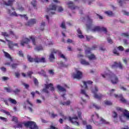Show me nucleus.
<instances>
[{
    "label": "nucleus",
    "instance_id": "obj_60",
    "mask_svg": "<svg viewBox=\"0 0 129 129\" xmlns=\"http://www.w3.org/2000/svg\"><path fill=\"white\" fill-rule=\"evenodd\" d=\"M60 64L61 67H67V65L64 64L62 62H60Z\"/></svg>",
    "mask_w": 129,
    "mask_h": 129
},
{
    "label": "nucleus",
    "instance_id": "obj_33",
    "mask_svg": "<svg viewBox=\"0 0 129 129\" xmlns=\"http://www.w3.org/2000/svg\"><path fill=\"white\" fill-rule=\"evenodd\" d=\"M1 34L2 36H4V37H5V38H6L7 37H10V34H8V33L7 32H2Z\"/></svg>",
    "mask_w": 129,
    "mask_h": 129
},
{
    "label": "nucleus",
    "instance_id": "obj_53",
    "mask_svg": "<svg viewBox=\"0 0 129 129\" xmlns=\"http://www.w3.org/2000/svg\"><path fill=\"white\" fill-rule=\"evenodd\" d=\"M117 49H118L119 51H123L124 48H123V47L122 46H119L117 47Z\"/></svg>",
    "mask_w": 129,
    "mask_h": 129
},
{
    "label": "nucleus",
    "instance_id": "obj_10",
    "mask_svg": "<svg viewBox=\"0 0 129 129\" xmlns=\"http://www.w3.org/2000/svg\"><path fill=\"white\" fill-rule=\"evenodd\" d=\"M72 77L74 79H80L81 78V72L75 69V72L72 74Z\"/></svg>",
    "mask_w": 129,
    "mask_h": 129
},
{
    "label": "nucleus",
    "instance_id": "obj_7",
    "mask_svg": "<svg viewBox=\"0 0 129 129\" xmlns=\"http://www.w3.org/2000/svg\"><path fill=\"white\" fill-rule=\"evenodd\" d=\"M24 125L26 126V127H29V128L31 129H39L37 124L34 121H28L24 123Z\"/></svg>",
    "mask_w": 129,
    "mask_h": 129
},
{
    "label": "nucleus",
    "instance_id": "obj_25",
    "mask_svg": "<svg viewBox=\"0 0 129 129\" xmlns=\"http://www.w3.org/2000/svg\"><path fill=\"white\" fill-rule=\"evenodd\" d=\"M105 14L109 17H112L114 15L113 13H112V12L110 11L105 12Z\"/></svg>",
    "mask_w": 129,
    "mask_h": 129
},
{
    "label": "nucleus",
    "instance_id": "obj_27",
    "mask_svg": "<svg viewBox=\"0 0 129 129\" xmlns=\"http://www.w3.org/2000/svg\"><path fill=\"white\" fill-rule=\"evenodd\" d=\"M81 63L83 65H85V66H88L90 64L89 62H88L87 61H86V60H85L84 59H82Z\"/></svg>",
    "mask_w": 129,
    "mask_h": 129
},
{
    "label": "nucleus",
    "instance_id": "obj_43",
    "mask_svg": "<svg viewBox=\"0 0 129 129\" xmlns=\"http://www.w3.org/2000/svg\"><path fill=\"white\" fill-rule=\"evenodd\" d=\"M93 106H94L96 109H100V106L97 105L96 104H93Z\"/></svg>",
    "mask_w": 129,
    "mask_h": 129
},
{
    "label": "nucleus",
    "instance_id": "obj_18",
    "mask_svg": "<svg viewBox=\"0 0 129 129\" xmlns=\"http://www.w3.org/2000/svg\"><path fill=\"white\" fill-rule=\"evenodd\" d=\"M45 88H47V89H49L50 88L51 91H54L55 90V88H54V87H53V84L50 83L49 84H45Z\"/></svg>",
    "mask_w": 129,
    "mask_h": 129
},
{
    "label": "nucleus",
    "instance_id": "obj_36",
    "mask_svg": "<svg viewBox=\"0 0 129 129\" xmlns=\"http://www.w3.org/2000/svg\"><path fill=\"white\" fill-rule=\"evenodd\" d=\"M33 82L36 86H38V85H39V81H38V80L36 78H34Z\"/></svg>",
    "mask_w": 129,
    "mask_h": 129
},
{
    "label": "nucleus",
    "instance_id": "obj_49",
    "mask_svg": "<svg viewBox=\"0 0 129 129\" xmlns=\"http://www.w3.org/2000/svg\"><path fill=\"white\" fill-rule=\"evenodd\" d=\"M1 70L3 71V72H7V68H5V67H2L0 68Z\"/></svg>",
    "mask_w": 129,
    "mask_h": 129
},
{
    "label": "nucleus",
    "instance_id": "obj_52",
    "mask_svg": "<svg viewBox=\"0 0 129 129\" xmlns=\"http://www.w3.org/2000/svg\"><path fill=\"white\" fill-rule=\"evenodd\" d=\"M112 116L114 118L117 117V113H116L115 111L113 112Z\"/></svg>",
    "mask_w": 129,
    "mask_h": 129
},
{
    "label": "nucleus",
    "instance_id": "obj_30",
    "mask_svg": "<svg viewBox=\"0 0 129 129\" xmlns=\"http://www.w3.org/2000/svg\"><path fill=\"white\" fill-rule=\"evenodd\" d=\"M34 49L36 51H42L43 50V47L42 46H36Z\"/></svg>",
    "mask_w": 129,
    "mask_h": 129
},
{
    "label": "nucleus",
    "instance_id": "obj_50",
    "mask_svg": "<svg viewBox=\"0 0 129 129\" xmlns=\"http://www.w3.org/2000/svg\"><path fill=\"white\" fill-rule=\"evenodd\" d=\"M0 119H1L2 120H3V121H5V122H7V121H8V119L4 117L0 116Z\"/></svg>",
    "mask_w": 129,
    "mask_h": 129
},
{
    "label": "nucleus",
    "instance_id": "obj_16",
    "mask_svg": "<svg viewBox=\"0 0 129 129\" xmlns=\"http://www.w3.org/2000/svg\"><path fill=\"white\" fill-rule=\"evenodd\" d=\"M30 43V39L28 38H24L21 42V46H25V44H29Z\"/></svg>",
    "mask_w": 129,
    "mask_h": 129
},
{
    "label": "nucleus",
    "instance_id": "obj_29",
    "mask_svg": "<svg viewBox=\"0 0 129 129\" xmlns=\"http://www.w3.org/2000/svg\"><path fill=\"white\" fill-rule=\"evenodd\" d=\"M9 101L11 102V103H12L13 104H17V101L15 99H12L11 98L8 99Z\"/></svg>",
    "mask_w": 129,
    "mask_h": 129
},
{
    "label": "nucleus",
    "instance_id": "obj_21",
    "mask_svg": "<svg viewBox=\"0 0 129 129\" xmlns=\"http://www.w3.org/2000/svg\"><path fill=\"white\" fill-rule=\"evenodd\" d=\"M29 38H30V40H32V44L33 45H34V46H36V45H37V42H36V39L35 38V36H30Z\"/></svg>",
    "mask_w": 129,
    "mask_h": 129
},
{
    "label": "nucleus",
    "instance_id": "obj_14",
    "mask_svg": "<svg viewBox=\"0 0 129 129\" xmlns=\"http://www.w3.org/2000/svg\"><path fill=\"white\" fill-rule=\"evenodd\" d=\"M6 40L7 42H9L8 46H9L10 49H11V50H13V49H14V46H18V43H13V42L10 41L7 39H6Z\"/></svg>",
    "mask_w": 129,
    "mask_h": 129
},
{
    "label": "nucleus",
    "instance_id": "obj_2",
    "mask_svg": "<svg viewBox=\"0 0 129 129\" xmlns=\"http://www.w3.org/2000/svg\"><path fill=\"white\" fill-rule=\"evenodd\" d=\"M101 75L103 78H106L107 80L110 81L112 84H117L119 82L118 78L110 71L105 72L104 74H102Z\"/></svg>",
    "mask_w": 129,
    "mask_h": 129
},
{
    "label": "nucleus",
    "instance_id": "obj_55",
    "mask_svg": "<svg viewBox=\"0 0 129 129\" xmlns=\"http://www.w3.org/2000/svg\"><path fill=\"white\" fill-rule=\"evenodd\" d=\"M58 116L57 114H54V113H51V117L55 118V117Z\"/></svg>",
    "mask_w": 129,
    "mask_h": 129
},
{
    "label": "nucleus",
    "instance_id": "obj_20",
    "mask_svg": "<svg viewBox=\"0 0 129 129\" xmlns=\"http://www.w3.org/2000/svg\"><path fill=\"white\" fill-rule=\"evenodd\" d=\"M15 2V0H8V2L6 1H4V4L6 6H12L13 5V3Z\"/></svg>",
    "mask_w": 129,
    "mask_h": 129
},
{
    "label": "nucleus",
    "instance_id": "obj_28",
    "mask_svg": "<svg viewBox=\"0 0 129 129\" xmlns=\"http://www.w3.org/2000/svg\"><path fill=\"white\" fill-rule=\"evenodd\" d=\"M13 92H14V93L16 95L20 94V93L21 92V89L18 88L15 89V90L13 91Z\"/></svg>",
    "mask_w": 129,
    "mask_h": 129
},
{
    "label": "nucleus",
    "instance_id": "obj_15",
    "mask_svg": "<svg viewBox=\"0 0 129 129\" xmlns=\"http://www.w3.org/2000/svg\"><path fill=\"white\" fill-rule=\"evenodd\" d=\"M114 96L116 97V98H120V101L121 102H123V103H125L126 102V100L124 98H123L122 95H116V94H114Z\"/></svg>",
    "mask_w": 129,
    "mask_h": 129
},
{
    "label": "nucleus",
    "instance_id": "obj_40",
    "mask_svg": "<svg viewBox=\"0 0 129 129\" xmlns=\"http://www.w3.org/2000/svg\"><path fill=\"white\" fill-rule=\"evenodd\" d=\"M9 79H10V78L8 77H6V76L3 77L2 78V81H7L9 80Z\"/></svg>",
    "mask_w": 129,
    "mask_h": 129
},
{
    "label": "nucleus",
    "instance_id": "obj_37",
    "mask_svg": "<svg viewBox=\"0 0 129 129\" xmlns=\"http://www.w3.org/2000/svg\"><path fill=\"white\" fill-rule=\"evenodd\" d=\"M22 85H24V86L25 87V88L26 89H28L29 88V87H30V85H29V84H27L24 82H22Z\"/></svg>",
    "mask_w": 129,
    "mask_h": 129
},
{
    "label": "nucleus",
    "instance_id": "obj_64",
    "mask_svg": "<svg viewBox=\"0 0 129 129\" xmlns=\"http://www.w3.org/2000/svg\"><path fill=\"white\" fill-rule=\"evenodd\" d=\"M58 11L59 12H63V8L61 7H58Z\"/></svg>",
    "mask_w": 129,
    "mask_h": 129
},
{
    "label": "nucleus",
    "instance_id": "obj_6",
    "mask_svg": "<svg viewBox=\"0 0 129 129\" xmlns=\"http://www.w3.org/2000/svg\"><path fill=\"white\" fill-rule=\"evenodd\" d=\"M83 86H82V90H81V94H83L86 97H88V95L86 94V92L85 90H87L88 89V87H87V84H92L93 82L91 81H88L87 82L83 81Z\"/></svg>",
    "mask_w": 129,
    "mask_h": 129
},
{
    "label": "nucleus",
    "instance_id": "obj_58",
    "mask_svg": "<svg viewBox=\"0 0 129 129\" xmlns=\"http://www.w3.org/2000/svg\"><path fill=\"white\" fill-rule=\"evenodd\" d=\"M86 129H92V126L91 125L88 124L86 126Z\"/></svg>",
    "mask_w": 129,
    "mask_h": 129
},
{
    "label": "nucleus",
    "instance_id": "obj_3",
    "mask_svg": "<svg viewBox=\"0 0 129 129\" xmlns=\"http://www.w3.org/2000/svg\"><path fill=\"white\" fill-rule=\"evenodd\" d=\"M91 118V121H93L94 123L96 125H98L99 124H100V123H103L104 124H109V122L106 121L103 118L99 117L98 114L92 115Z\"/></svg>",
    "mask_w": 129,
    "mask_h": 129
},
{
    "label": "nucleus",
    "instance_id": "obj_4",
    "mask_svg": "<svg viewBox=\"0 0 129 129\" xmlns=\"http://www.w3.org/2000/svg\"><path fill=\"white\" fill-rule=\"evenodd\" d=\"M96 49H97V45H94L92 46L91 48H88L86 50V55L87 57H88V59L89 60H96V56H95V55H94V54L91 53V51H92V50H96Z\"/></svg>",
    "mask_w": 129,
    "mask_h": 129
},
{
    "label": "nucleus",
    "instance_id": "obj_11",
    "mask_svg": "<svg viewBox=\"0 0 129 129\" xmlns=\"http://www.w3.org/2000/svg\"><path fill=\"white\" fill-rule=\"evenodd\" d=\"M78 120V117L75 116V117H69V121L75 125H79V123L77 121Z\"/></svg>",
    "mask_w": 129,
    "mask_h": 129
},
{
    "label": "nucleus",
    "instance_id": "obj_59",
    "mask_svg": "<svg viewBox=\"0 0 129 129\" xmlns=\"http://www.w3.org/2000/svg\"><path fill=\"white\" fill-rule=\"evenodd\" d=\"M107 41L109 44H112V43H113V42H112V40H111L109 37L107 38Z\"/></svg>",
    "mask_w": 129,
    "mask_h": 129
},
{
    "label": "nucleus",
    "instance_id": "obj_56",
    "mask_svg": "<svg viewBox=\"0 0 129 129\" xmlns=\"http://www.w3.org/2000/svg\"><path fill=\"white\" fill-rule=\"evenodd\" d=\"M32 74H33V72H29L28 73H27V75H28L30 78H32Z\"/></svg>",
    "mask_w": 129,
    "mask_h": 129
},
{
    "label": "nucleus",
    "instance_id": "obj_19",
    "mask_svg": "<svg viewBox=\"0 0 129 129\" xmlns=\"http://www.w3.org/2000/svg\"><path fill=\"white\" fill-rule=\"evenodd\" d=\"M27 59L29 62H35L36 63H37V61H36V59H37V57L34 58L29 55H27Z\"/></svg>",
    "mask_w": 129,
    "mask_h": 129
},
{
    "label": "nucleus",
    "instance_id": "obj_34",
    "mask_svg": "<svg viewBox=\"0 0 129 129\" xmlns=\"http://www.w3.org/2000/svg\"><path fill=\"white\" fill-rule=\"evenodd\" d=\"M4 90H6L7 92H8V93H11L13 91V90H12V88H11L5 87Z\"/></svg>",
    "mask_w": 129,
    "mask_h": 129
},
{
    "label": "nucleus",
    "instance_id": "obj_42",
    "mask_svg": "<svg viewBox=\"0 0 129 129\" xmlns=\"http://www.w3.org/2000/svg\"><path fill=\"white\" fill-rule=\"evenodd\" d=\"M59 56L60 58H62V59H64V60H66V61L67 60V58H66V57H65V55L64 54L62 53H60Z\"/></svg>",
    "mask_w": 129,
    "mask_h": 129
},
{
    "label": "nucleus",
    "instance_id": "obj_61",
    "mask_svg": "<svg viewBox=\"0 0 129 129\" xmlns=\"http://www.w3.org/2000/svg\"><path fill=\"white\" fill-rule=\"evenodd\" d=\"M85 38H86L87 39V41H89L90 40V39H91V36H88L87 35H85Z\"/></svg>",
    "mask_w": 129,
    "mask_h": 129
},
{
    "label": "nucleus",
    "instance_id": "obj_9",
    "mask_svg": "<svg viewBox=\"0 0 129 129\" xmlns=\"http://www.w3.org/2000/svg\"><path fill=\"white\" fill-rule=\"evenodd\" d=\"M92 92L94 94L95 98L97 99H100L102 96H103L101 94H97L98 92V87L95 86L94 88L92 90Z\"/></svg>",
    "mask_w": 129,
    "mask_h": 129
},
{
    "label": "nucleus",
    "instance_id": "obj_5",
    "mask_svg": "<svg viewBox=\"0 0 129 129\" xmlns=\"http://www.w3.org/2000/svg\"><path fill=\"white\" fill-rule=\"evenodd\" d=\"M116 109L118 111H123V114H122L119 116L121 122H125L126 119H129V112L127 110H124L123 111V109L119 107H117Z\"/></svg>",
    "mask_w": 129,
    "mask_h": 129
},
{
    "label": "nucleus",
    "instance_id": "obj_63",
    "mask_svg": "<svg viewBox=\"0 0 129 129\" xmlns=\"http://www.w3.org/2000/svg\"><path fill=\"white\" fill-rule=\"evenodd\" d=\"M48 72L49 73V74H50V75H54V71H53V70H51L48 71Z\"/></svg>",
    "mask_w": 129,
    "mask_h": 129
},
{
    "label": "nucleus",
    "instance_id": "obj_48",
    "mask_svg": "<svg viewBox=\"0 0 129 129\" xmlns=\"http://www.w3.org/2000/svg\"><path fill=\"white\" fill-rule=\"evenodd\" d=\"M13 121H15V122H18V117L16 116H13L12 118Z\"/></svg>",
    "mask_w": 129,
    "mask_h": 129
},
{
    "label": "nucleus",
    "instance_id": "obj_44",
    "mask_svg": "<svg viewBox=\"0 0 129 129\" xmlns=\"http://www.w3.org/2000/svg\"><path fill=\"white\" fill-rule=\"evenodd\" d=\"M121 36H122V37H127V38H128V33H122Z\"/></svg>",
    "mask_w": 129,
    "mask_h": 129
},
{
    "label": "nucleus",
    "instance_id": "obj_46",
    "mask_svg": "<svg viewBox=\"0 0 129 129\" xmlns=\"http://www.w3.org/2000/svg\"><path fill=\"white\" fill-rule=\"evenodd\" d=\"M60 116L62 117L63 119H67V117L66 116L64 115V114H63V113H60Z\"/></svg>",
    "mask_w": 129,
    "mask_h": 129
},
{
    "label": "nucleus",
    "instance_id": "obj_41",
    "mask_svg": "<svg viewBox=\"0 0 129 129\" xmlns=\"http://www.w3.org/2000/svg\"><path fill=\"white\" fill-rule=\"evenodd\" d=\"M31 4L35 9L36 8L37 4H36V1H33L31 2Z\"/></svg>",
    "mask_w": 129,
    "mask_h": 129
},
{
    "label": "nucleus",
    "instance_id": "obj_31",
    "mask_svg": "<svg viewBox=\"0 0 129 129\" xmlns=\"http://www.w3.org/2000/svg\"><path fill=\"white\" fill-rule=\"evenodd\" d=\"M14 127L15 128H17V127H18V128H22L23 127V123H21V122H19L17 124V125H15L14 126Z\"/></svg>",
    "mask_w": 129,
    "mask_h": 129
},
{
    "label": "nucleus",
    "instance_id": "obj_23",
    "mask_svg": "<svg viewBox=\"0 0 129 129\" xmlns=\"http://www.w3.org/2000/svg\"><path fill=\"white\" fill-rule=\"evenodd\" d=\"M55 59V56H54V53L53 52H51L49 56V60L50 62H52L53 60Z\"/></svg>",
    "mask_w": 129,
    "mask_h": 129
},
{
    "label": "nucleus",
    "instance_id": "obj_51",
    "mask_svg": "<svg viewBox=\"0 0 129 129\" xmlns=\"http://www.w3.org/2000/svg\"><path fill=\"white\" fill-rule=\"evenodd\" d=\"M17 66H18V64L17 63H13L11 65V67L13 68V69H16V68H17Z\"/></svg>",
    "mask_w": 129,
    "mask_h": 129
},
{
    "label": "nucleus",
    "instance_id": "obj_22",
    "mask_svg": "<svg viewBox=\"0 0 129 129\" xmlns=\"http://www.w3.org/2000/svg\"><path fill=\"white\" fill-rule=\"evenodd\" d=\"M57 89L59 91H61L62 92H66V89L60 85H57Z\"/></svg>",
    "mask_w": 129,
    "mask_h": 129
},
{
    "label": "nucleus",
    "instance_id": "obj_1",
    "mask_svg": "<svg viewBox=\"0 0 129 129\" xmlns=\"http://www.w3.org/2000/svg\"><path fill=\"white\" fill-rule=\"evenodd\" d=\"M87 28L88 29H91L92 32H104L105 34L107 33V29L105 27H101L100 26H95L92 28V19L90 17H87Z\"/></svg>",
    "mask_w": 129,
    "mask_h": 129
},
{
    "label": "nucleus",
    "instance_id": "obj_35",
    "mask_svg": "<svg viewBox=\"0 0 129 129\" xmlns=\"http://www.w3.org/2000/svg\"><path fill=\"white\" fill-rule=\"evenodd\" d=\"M113 53L115 56H119V53L115 48L113 50Z\"/></svg>",
    "mask_w": 129,
    "mask_h": 129
},
{
    "label": "nucleus",
    "instance_id": "obj_32",
    "mask_svg": "<svg viewBox=\"0 0 129 129\" xmlns=\"http://www.w3.org/2000/svg\"><path fill=\"white\" fill-rule=\"evenodd\" d=\"M46 26V23L44 22H42L41 24L40 30L41 31H44V27Z\"/></svg>",
    "mask_w": 129,
    "mask_h": 129
},
{
    "label": "nucleus",
    "instance_id": "obj_45",
    "mask_svg": "<svg viewBox=\"0 0 129 129\" xmlns=\"http://www.w3.org/2000/svg\"><path fill=\"white\" fill-rule=\"evenodd\" d=\"M60 27L62 28V29H66V27L65 26V22H62L61 25Z\"/></svg>",
    "mask_w": 129,
    "mask_h": 129
},
{
    "label": "nucleus",
    "instance_id": "obj_12",
    "mask_svg": "<svg viewBox=\"0 0 129 129\" xmlns=\"http://www.w3.org/2000/svg\"><path fill=\"white\" fill-rule=\"evenodd\" d=\"M37 23V20L35 19H30L27 23L25 24L26 26H33V25H35V24Z\"/></svg>",
    "mask_w": 129,
    "mask_h": 129
},
{
    "label": "nucleus",
    "instance_id": "obj_26",
    "mask_svg": "<svg viewBox=\"0 0 129 129\" xmlns=\"http://www.w3.org/2000/svg\"><path fill=\"white\" fill-rule=\"evenodd\" d=\"M4 54H5V56L7 57V58L10 59V60L11 61V62H13V58L11 57V55H10V54H9V53H8L7 52H4Z\"/></svg>",
    "mask_w": 129,
    "mask_h": 129
},
{
    "label": "nucleus",
    "instance_id": "obj_17",
    "mask_svg": "<svg viewBox=\"0 0 129 129\" xmlns=\"http://www.w3.org/2000/svg\"><path fill=\"white\" fill-rule=\"evenodd\" d=\"M36 63L41 62V63H46V58L45 57L38 58L35 59Z\"/></svg>",
    "mask_w": 129,
    "mask_h": 129
},
{
    "label": "nucleus",
    "instance_id": "obj_24",
    "mask_svg": "<svg viewBox=\"0 0 129 129\" xmlns=\"http://www.w3.org/2000/svg\"><path fill=\"white\" fill-rule=\"evenodd\" d=\"M56 9H57V6L55 5H51L49 6V11H56Z\"/></svg>",
    "mask_w": 129,
    "mask_h": 129
},
{
    "label": "nucleus",
    "instance_id": "obj_47",
    "mask_svg": "<svg viewBox=\"0 0 129 129\" xmlns=\"http://www.w3.org/2000/svg\"><path fill=\"white\" fill-rule=\"evenodd\" d=\"M105 104H106V105H111V104H112V103H111V102L109 101H105Z\"/></svg>",
    "mask_w": 129,
    "mask_h": 129
},
{
    "label": "nucleus",
    "instance_id": "obj_57",
    "mask_svg": "<svg viewBox=\"0 0 129 129\" xmlns=\"http://www.w3.org/2000/svg\"><path fill=\"white\" fill-rule=\"evenodd\" d=\"M78 51L79 54H78V58H81V54L80 53V49L78 48Z\"/></svg>",
    "mask_w": 129,
    "mask_h": 129
},
{
    "label": "nucleus",
    "instance_id": "obj_8",
    "mask_svg": "<svg viewBox=\"0 0 129 129\" xmlns=\"http://www.w3.org/2000/svg\"><path fill=\"white\" fill-rule=\"evenodd\" d=\"M66 4L68 8V9H70V10H79V7L77 6H75L74 4V2L73 1H67L66 2Z\"/></svg>",
    "mask_w": 129,
    "mask_h": 129
},
{
    "label": "nucleus",
    "instance_id": "obj_13",
    "mask_svg": "<svg viewBox=\"0 0 129 129\" xmlns=\"http://www.w3.org/2000/svg\"><path fill=\"white\" fill-rule=\"evenodd\" d=\"M117 67L119 68V69H123V66L120 62L118 63L115 62L114 64L112 66V68H115Z\"/></svg>",
    "mask_w": 129,
    "mask_h": 129
},
{
    "label": "nucleus",
    "instance_id": "obj_39",
    "mask_svg": "<svg viewBox=\"0 0 129 129\" xmlns=\"http://www.w3.org/2000/svg\"><path fill=\"white\" fill-rule=\"evenodd\" d=\"M60 104L62 105H69L70 104V101H67L66 102H60Z\"/></svg>",
    "mask_w": 129,
    "mask_h": 129
},
{
    "label": "nucleus",
    "instance_id": "obj_54",
    "mask_svg": "<svg viewBox=\"0 0 129 129\" xmlns=\"http://www.w3.org/2000/svg\"><path fill=\"white\" fill-rule=\"evenodd\" d=\"M18 54L19 56H20V57H24V53H23V51H19Z\"/></svg>",
    "mask_w": 129,
    "mask_h": 129
},
{
    "label": "nucleus",
    "instance_id": "obj_38",
    "mask_svg": "<svg viewBox=\"0 0 129 129\" xmlns=\"http://www.w3.org/2000/svg\"><path fill=\"white\" fill-rule=\"evenodd\" d=\"M77 32H78V37H79V38H80V39H81V30H80V28H79L77 30Z\"/></svg>",
    "mask_w": 129,
    "mask_h": 129
},
{
    "label": "nucleus",
    "instance_id": "obj_62",
    "mask_svg": "<svg viewBox=\"0 0 129 129\" xmlns=\"http://www.w3.org/2000/svg\"><path fill=\"white\" fill-rule=\"evenodd\" d=\"M43 92H45V93H49V91H48V89L46 88L43 89Z\"/></svg>",
    "mask_w": 129,
    "mask_h": 129
}]
</instances>
